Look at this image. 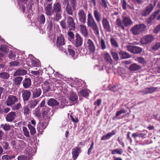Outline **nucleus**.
Listing matches in <instances>:
<instances>
[{
    "label": "nucleus",
    "mask_w": 160,
    "mask_h": 160,
    "mask_svg": "<svg viewBox=\"0 0 160 160\" xmlns=\"http://www.w3.org/2000/svg\"><path fill=\"white\" fill-rule=\"evenodd\" d=\"M27 70L22 68H19L14 73L13 75L14 76L24 75L27 74Z\"/></svg>",
    "instance_id": "16"
},
{
    "label": "nucleus",
    "mask_w": 160,
    "mask_h": 160,
    "mask_svg": "<svg viewBox=\"0 0 160 160\" xmlns=\"http://www.w3.org/2000/svg\"><path fill=\"white\" fill-rule=\"evenodd\" d=\"M157 89L158 88L153 87L146 88L142 91V92L143 94H146L151 93L156 91Z\"/></svg>",
    "instance_id": "15"
},
{
    "label": "nucleus",
    "mask_w": 160,
    "mask_h": 160,
    "mask_svg": "<svg viewBox=\"0 0 160 160\" xmlns=\"http://www.w3.org/2000/svg\"><path fill=\"white\" fill-rule=\"evenodd\" d=\"M115 134V132L113 131L111 132H109L105 136H103L101 138L102 140H106L109 139L112 136L114 135Z\"/></svg>",
    "instance_id": "35"
},
{
    "label": "nucleus",
    "mask_w": 160,
    "mask_h": 160,
    "mask_svg": "<svg viewBox=\"0 0 160 160\" xmlns=\"http://www.w3.org/2000/svg\"><path fill=\"white\" fill-rule=\"evenodd\" d=\"M111 55L113 58L116 61L119 60V57L118 54L116 52H111Z\"/></svg>",
    "instance_id": "56"
},
{
    "label": "nucleus",
    "mask_w": 160,
    "mask_h": 160,
    "mask_svg": "<svg viewBox=\"0 0 160 160\" xmlns=\"http://www.w3.org/2000/svg\"><path fill=\"white\" fill-rule=\"evenodd\" d=\"M16 117V113L14 112H11L9 113L6 117V121L11 122L13 121Z\"/></svg>",
    "instance_id": "21"
},
{
    "label": "nucleus",
    "mask_w": 160,
    "mask_h": 160,
    "mask_svg": "<svg viewBox=\"0 0 160 160\" xmlns=\"http://www.w3.org/2000/svg\"><path fill=\"white\" fill-rule=\"evenodd\" d=\"M53 8L54 12H62L61 5L59 2H57L54 3L53 5Z\"/></svg>",
    "instance_id": "19"
},
{
    "label": "nucleus",
    "mask_w": 160,
    "mask_h": 160,
    "mask_svg": "<svg viewBox=\"0 0 160 160\" xmlns=\"http://www.w3.org/2000/svg\"><path fill=\"white\" fill-rule=\"evenodd\" d=\"M78 96L75 93L73 92L71 93L69 97V99L71 101H76L78 100Z\"/></svg>",
    "instance_id": "45"
},
{
    "label": "nucleus",
    "mask_w": 160,
    "mask_h": 160,
    "mask_svg": "<svg viewBox=\"0 0 160 160\" xmlns=\"http://www.w3.org/2000/svg\"><path fill=\"white\" fill-rule=\"evenodd\" d=\"M126 112V111L124 109H122L120 111H118L117 112L116 116L115 117V118H116L118 116L120 115L122 113H125Z\"/></svg>",
    "instance_id": "62"
},
{
    "label": "nucleus",
    "mask_w": 160,
    "mask_h": 160,
    "mask_svg": "<svg viewBox=\"0 0 160 160\" xmlns=\"http://www.w3.org/2000/svg\"><path fill=\"white\" fill-rule=\"evenodd\" d=\"M146 29V26L143 23L136 24L132 27L130 32L134 35H138L144 32Z\"/></svg>",
    "instance_id": "2"
},
{
    "label": "nucleus",
    "mask_w": 160,
    "mask_h": 160,
    "mask_svg": "<svg viewBox=\"0 0 160 160\" xmlns=\"http://www.w3.org/2000/svg\"><path fill=\"white\" fill-rule=\"evenodd\" d=\"M160 31V23L154 28L153 29V32L155 33H157Z\"/></svg>",
    "instance_id": "63"
},
{
    "label": "nucleus",
    "mask_w": 160,
    "mask_h": 160,
    "mask_svg": "<svg viewBox=\"0 0 160 160\" xmlns=\"http://www.w3.org/2000/svg\"><path fill=\"white\" fill-rule=\"evenodd\" d=\"M50 108L47 106H45L43 107L42 109V110L43 111L42 115L43 118L46 119L47 118V116L48 115V113L50 111Z\"/></svg>",
    "instance_id": "32"
},
{
    "label": "nucleus",
    "mask_w": 160,
    "mask_h": 160,
    "mask_svg": "<svg viewBox=\"0 0 160 160\" xmlns=\"http://www.w3.org/2000/svg\"><path fill=\"white\" fill-rule=\"evenodd\" d=\"M70 1L73 10H75L76 9V0H70Z\"/></svg>",
    "instance_id": "57"
},
{
    "label": "nucleus",
    "mask_w": 160,
    "mask_h": 160,
    "mask_svg": "<svg viewBox=\"0 0 160 160\" xmlns=\"http://www.w3.org/2000/svg\"><path fill=\"white\" fill-rule=\"evenodd\" d=\"M65 43V39L63 35L60 34L57 37L56 42V45L57 47H59L63 45Z\"/></svg>",
    "instance_id": "10"
},
{
    "label": "nucleus",
    "mask_w": 160,
    "mask_h": 160,
    "mask_svg": "<svg viewBox=\"0 0 160 160\" xmlns=\"http://www.w3.org/2000/svg\"><path fill=\"white\" fill-rule=\"evenodd\" d=\"M59 103L55 99L53 98H50L48 101V105L51 106H54L58 105Z\"/></svg>",
    "instance_id": "26"
},
{
    "label": "nucleus",
    "mask_w": 160,
    "mask_h": 160,
    "mask_svg": "<svg viewBox=\"0 0 160 160\" xmlns=\"http://www.w3.org/2000/svg\"><path fill=\"white\" fill-rule=\"evenodd\" d=\"M105 60L108 62L110 64H112L113 61L110 55L108 53H106L104 55Z\"/></svg>",
    "instance_id": "34"
},
{
    "label": "nucleus",
    "mask_w": 160,
    "mask_h": 160,
    "mask_svg": "<svg viewBox=\"0 0 160 160\" xmlns=\"http://www.w3.org/2000/svg\"><path fill=\"white\" fill-rule=\"evenodd\" d=\"M44 10L45 13L48 17L52 15L54 12L52 3L48 4L45 6Z\"/></svg>",
    "instance_id": "8"
},
{
    "label": "nucleus",
    "mask_w": 160,
    "mask_h": 160,
    "mask_svg": "<svg viewBox=\"0 0 160 160\" xmlns=\"http://www.w3.org/2000/svg\"><path fill=\"white\" fill-rule=\"evenodd\" d=\"M94 16L96 20L98 21L100 20L99 15L97 10L94 11Z\"/></svg>",
    "instance_id": "59"
},
{
    "label": "nucleus",
    "mask_w": 160,
    "mask_h": 160,
    "mask_svg": "<svg viewBox=\"0 0 160 160\" xmlns=\"http://www.w3.org/2000/svg\"><path fill=\"white\" fill-rule=\"evenodd\" d=\"M78 15L80 21L84 24L86 22V17L84 12L83 10H79L78 13Z\"/></svg>",
    "instance_id": "13"
},
{
    "label": "nucleus",
    "mask_w": 160,
    "mask_h": 160,
    "mask_svg": "<svg viewBox=\"0 0 160 160\" xmlns=\"http://www.w3.org/2000/svg\"><path fill=\"white\" fill-rule=\"evenodd\" d=\"M132 1L135 5H140L143 2L142 0H132Z\"/></svg>",
    "instance_id": "60"
},
{
    "label": "nucleus",
    "mask_w": 160,
    "mask_h": 160,
    "mask_svg": "<svg viewBox=\"0 0 160 160\" xmlns=\"http://www.w3.org/2000/svg\"><path fill=\"white\" fill-rule=\"evenodd\" d=\"M160 47V42H153L152 44V49L153 50H156Z\"/></svg>",
    "instance_id": "38"
},
{
    "label": "nucleus",
    "mask_w": 160,
    "mask_h": 160,
    "mask_svg": "<svg viewBox=\"0 0 160 160\" xmlns=\"http://www.w3.org/2000/svg\"><path fill=\"white\" fill-rule=\"evenodd\" d=\"M11 144L18 150L23 148L25 146L24 142L21 140H13L11 141Z\"/></svg>",
    "instance_id": "5"
},
{
    "label": "nucleus",
    "mask_w": 160,
    "mask_h": 160,
    "mask_svg": "<svg viewBox=\"0 0 160 160\" xmlns=\"http://www.w3.org/2000/svg\"><path fill=\"white\" fill-rule=\"evenodd\" d=\"M1 127L5 131H8L10 129V126L7 124H5L4 125L2 124Z\"/></svg>",
    "instance_id": "58"
},
{
    "label": "nucleus",
    "mask_w": 160,
    "mask_h": 160,
    "mask_svg": "<svg viewBox=\"0 0 160 160\" xmlns=\"http://www.w3.org/2000/svg\"><path fill=\"white\" fill-rule=\"evenodd\" d=\"M23 85L24 88H27L30 87L31 85V80L30 78H25L23 81Z\"/></svg>",
    "instance_id": "28"
},
{
    "label": "nucleus",
    "mask_w": 160,
    "mask_h": 160,
    "mask_svg": "<svg viewBox=\"0 0 160 160\" xmlns=\"http://www.w3.org/2000/svg\"><path fill=\"white\" fill-rule=\"evenodd\" d=\"M2 145L4 149L6 150H8L10 148L9 147V144L7 142H3L2 143Z\"/></svg>",
    "instance_id": "49"
},
{
    "label": "nucleus",
    "mask_w": 160,
    "mask_h": 160,
    "mask_svg": "<svg viewBox=\"0 0 160 160\" xmlns=\"http://www.w3.org/2000/svg\"><path fill=\"white\" fill-rule=\"evenodd\" d=\"M87 47L91 52H93L95 50V47L93 42L88 39L87 41Z\"/></svg>",
    "instance_id": "18"
},
{
    "label": "nucleus",
    "mask_w": 160,
    "mask_h": 160,
    "mask_svg": "<svg viewBox=\"0 0 160 160\" xmlns=\"http://www.w3.org/2000/svg\"><path fill=\"white\" fill-rule=\"evenodd\" d=\"M141 68V67L140 65L133 63L131 64L129 67L128 69L130 71H137L139 70Z\"/></svg>",
    "instance_id": "23"
},
{
    "label": "nucleus",
    "mask_w": 160,
    "mask_h": 160,
    "mask_svg": "<svg viewBox=\"0 0 160 160\" xmlns=\"http://www.w3.org/2000/svg\"><path fill=\"white\" fill-rule=\"evenodd\" d=\"M22 112L25 116H27L30 112V110L28 106H25L23 108Z\"/></svg>",
    "instance_id": "41"
},
{
    "label": "nucleus",
    "mask_w": 160,
    "mask_h": 160,
    "mask_svg": "<svg viewBox=\"0 0 160 160\" xmlns=\"http://www.w3.org/2000/svg\"><path fill=\"white\" fill-rule=\"evenodd\" d=\"M122 22L120 18H117L116 22V24L118 27H120L122 29H125V27L122 24Z\"/></svg>",
    "instance_id": "37"
},
{
    "label": "nucleus",
    "mask_w": 160,
    "mask_h": 160,
    "mask_svg": "<svg viewBox=\"0 0 160 160\" xmlns=\"http://www.w3.org/2000/svg\"><path fill=\"white\" fill-rule=\"evenodd\" d=\"M28 127L30 131V134L31 135H33L36 133L35 129L33 126H32L30 124H28Z\"/></svg>",
    "instance_id": "44"
},
{
    "label": "nucleus",
    "mask_w": 160,
    "mask_h": 160,
    "mask_svg": "<svg viewBox=\"0 0 160 160\" xmlns=\"http://www.w3.org/2000/svg\"><path fill=\"white\" fill-rule=\"evenodd\" d=\"M48 124V121L47 119L43 118L39 122L38 125L37 129L39 132L42 133L43 130L44 129Z\"/></svg>",
    "instance_id": "4"
},
{
    "label": "nucleus",
    "mask_w": 160,
    "mask_h": 160,
    "mask_svg": "<svg viewBox=\"0 0 160 160\" xmlns=\"http://www.w3.org/2000/svg\"><path fill=\"white\" fill-rule=\"evenodd\" d=\"M34 114L37 117H39L41 116L40 109L39 107L35 109Z\"/></svg>",
    "instance_id": "51"
},
{
    "label": "nucleus",
    "mask_w": 160,
    "mask_h": 160,
    "mask_svg": "<svg viewBox=\"0 0 160 160\" xmlns=\"http://www.w3.org/2000/svg\"><path fill=\"white\" fill-rule=\"evenodd\" d=\"M110 42L112 45L114 47L117 48L118 47V45L115 39L113 38H111Z\"/></svg>",
    "instance_id": "47"
},
{
    "label": "nucleus",
    "mask_w": 160,
    "mask_h": 160,
    "mask_svg": "<svg viewBox=\"0 0 160 160\" xmlns=\"http://www.w3.org/2000/svg\"><path fill=\"white\" fill-rule=\"evenodd\" d=\"M18 100V99L16 96L12 95H9L6 99V105L8 106H12L17 102Z\"/></svg>",
    "instance_id": "7"
},
{
    "label": "nucleus",
    "mask_w": 160,
    "mask_h": 160,
    "mask_svg": "<svg viewBox=\"0 0 160 160\" xmlns=\"http://www.w3.org/2000/svg\"><path fill=\"white\" fill-rule=\"evenodd\" d=\"M137 60L138 62L142 64H144L146 62L144 58L141 57H138Z\"/></svg>",
    "instance_id": "55"
},
{
    "label": "nucleus",
    "mask_w": 160,
    "mask_h": 160,
    "mask_svg": "<svg viewBox=\"0 0 160 160\" xmlns=\"http://www.w3.org/2000/svg\"><path fill=\"white\" fill-rule=\"evenodd\" d=\"M72 10H73L71 6L69 5V3L67 4L66 8V10L68 14L72 15L73 14Z\"/></svg>",
    "instance_id": "42"
},
{
    "label": "nucleus",
    "mask_w": 160,
    "mask_h": 160,
    "mask_svg": "<svg viewBox=\"0 0 160 160\" xmlns=\"http://www.w3.org/2000/svg\"><path fill=\"white\" fill-rule=\"evenodd\" d=\"M152 7L150 6H148L145 9L142 11V15L144 16H146L148 15L152 10Z\"/></svg>",
    "instance_id": "22"
},
{
    "label": "nucleus",
    "mask_w": 160,
    "mask_h": 160,
    "mask_svg": "<svg viewBox=\"0 0 160 160\" xmlns=\"http://www.w3.org/2000/svg\"><path fill=\"white\" fill-rule=\"evenodd\" d=\"M122 22L124 27H130L133 23L131 18L127 17H122Z\"/></svg>",
    "instance_id": "11"
},
{
    "label": "nucleus",
    "mask_w": 160,
    "mask_h": 160,
    "mask_svg": "<svg viewBox=\"0 0 160 160\" xmlns=\"http://www.w3.org/2000/svg\"><path fill=\"white\" fill-rule=\"evenodd\" d=\"M80 32L84 36H87L88 35V32L86 26L83 25H80L79 26Z\"/></svg>",
    "instance_id": "29"
},
{
    "label": "nucleus",
    "mask_w": 160,
    "mask_h": 160,
    "mask_svg": "<svg viewBox=\"0 0 160 160\" xmlns=\"http://www.w3.org/2000/svg\"><path fill=\"white\" fill-rule=\"evenodd\" d=\"M76 39L74 43L75 47H79L82 45V40L81 37L78 33H76L75 36Z\"/></svg>",
    "instance_id": "12"
},
{
    "label": "nucleus",
    "mask_w": 160,
    "mask_h": 160,
    "mask_svg": "<svg viewBox=\"0 0 160 160\" xmlns=\"http://www.w3.org/2000/svg\"><path fill=\"white\" fill-rule=\"evenodd\" d=\"M53 27V22L51 20L47 22V30L48 31L52 30Z\"/></svg>",
    "instance_id": "43"
},
{
    "label": "nucleus",
    "mask_w": 160,
    "mask_h": 160,
    "mask_svg": "<svg viewBox=\"0 0 160 160\" xmlns=\"http://www.w3.org/2000/svg\"><path fill=\"white\" fill-rule=\"evenodd\" d=\"M108 87L110 90L113 92H116L119 90V88L118 84H115L112 86H109Z\"/></svg>",
    "instance_id": "46"
},
{
    "label": "nucleus",
    "mask_w": 160,
    "mask_h": 160,
    "mask_svg": "<svg viewBox=\"0 0 160 160\" xmlns=\"http://www.w3.org/2000/svg\"><path fill=\"white\" fill-rule=\"evenodd\" d=\"M31 95V92L28 90H25L23 91L22 97L24 101H28Z\"/></svg>",
    "instance_id": "20"
},
{
    "label": "nucleus",
    "mask_w": 160,
    "mask_h": 160,
    "mask_svg": "<svg viewBox=\"0 0 160 160\" xmlns=\"http://www.w3.org/2000/svg\"><path fill=\"white\" fill-rule=\"evenodd\" d=\"M9 74L5 72H1L0 73V78L4 79H7L10 77Z\"/></svg>",
    "instance_id": "36"
},
{
    "label": "nucleus",
    "mask_w": 160,
    "mask_h": 160,
    "mask_svg": "<svg viewBox=\"0 0 160 160\" xmlns=\"http://www.w3.org/2000/svg\"><path fill=\"white\" fill-rule=\"evenodd\" d=\"M61 12H55L54 17L53 18V20L55 21L58 22L62 18Z\"/></svg>",
    "instance_id": "39"
},
{
    "label": "nucleus",
    "mask_w": 160,
    "mask_h": 160,
    "mask_svg": "<svg viewBox=\"0 0 160 160\" xmlns=\"http://www.w3.org/2000/svg\"><path fill=\"white\" fill-rule=\"evenodd\" d=\"M67 18L68 27L70 30H74L75 28V27L73 18L70 16H68Z\"/></svg>",
    "instance_id": "9"
},
{
    "label": "nucleus",
    "mask_w": 160,
    "mask_h": 160,
    "mask_svg": "<svg viewBox=\"0 0 160 160\" xmlns=\"http://www.w3.org/2000/svg\"><path fill=\"white\" fill-rule=\"evenodd\" d=\"M102 23L103 27L105 30L108 32H111V29L110 28L109 23L106 18H104L103 19Z\"/></svg>",
    "instance_id": "17"
},
{
    "label": "nucleus",
    "mask_w": 160,
    "mask_h": 160,
    "mask_svg": "<svg viewBox=\"0 0 160 160\" xmlns=\"http://www.w3.org/2000/svg\"><path fill=\"white\" fill-rule=\"evenodd\" d=\"M39 102L38 99L30 101L28 104V107L31 108H34Z\"/></svg>",
    "instance_id": "31"
},
{
    "label": "nucleus",
    "mask_w": 160,
    "mask_h": 160,
    "mask_svg": "<svg viewBox=\"0 0 160 160\" xmlns=\"http://www.w3.org/2000/svg\"><path fill=\"white\" fill-rule=\"evenodd\" d=\"M80 94L81 96L83 97H86L88 94V91L86 90L83 89L80 91Z\"/></svg>",
    "instance_id": "53"
},
{
    "label": "nucleus",
    "mask_w": 160,
    "mask_h": 160,
    "mask_svg": "<svg viewBox=\"0 0 160 160\" xmlns=\"http://www.w3.org/2000/svg\"><path fill=\"white\" fill-rule=\"evenodd\" d=\"M123 152V150L121 148H118L112 150L111 153L112 154H116L121 155Z\"/></svg>",
    "instance_id": "40"
},
{
    "label": "nucleus",
    "mask_w": 160,
    "mask_h": 160,
    "mask_svg": "<svg viewBox=\"0 0 160 160\" xmlns=\"http://www.w3.org/2000/svg\"><path fill=\"white\" fill-rule=\"evenodd\" d=\"M0 51H2V53H6L8 52V49L6 46L2 45L0 48Z\"/></svg>",
    "instance_id": "50"
},
{
    "label": "nucleus",
    "mask_w": 160,
    "mask_h": 160,
    "mask_svg": "<svg viewBox=\"0 0 160 160\" xmlns=\"http://www.w3.org/2000/svg\"><path fill=\"white\" fill-rule=\"evenodd\" d=\"M29 59L31 60V62L32 64V65L33 67H38L39 65V62L35 61V58H33L32 55H29L27 60Z\"/></svg>",
    "instance_id": "30"
},
{
    "label": "nucleus",
    "mask_w": 160,
    "mask_h": 160,
    "mask_svg": "<svg viewBox=\"0 0 160 160\" xmlns=\"http://www.w3.org/2000/svg\"><path fill=\"white\" fill-rule=\"evenodd\" d=\"M155 18V16L152 15L147 20V22L148 24H150L152 22V20Z\"/></svg>",
    "instance_id": "61"
},
{
    "label": "nucleus",
    "mask_w": 160,
    "mask_h": 160,
    "mask_svg": "<svg viewBox=\"0 0 160 160\" xmlns=\"http://www.w3.org/2000/svg\"><path fill=\"white\" fill-rule=\"evenodd\" d=\"M22 80V78L21 77H18L13 79V84L16 85H19Z\"/></svg>",
    "instance_id": "33"
},
{
    "label": "nucleus",
    "mask_w": 160,
    "mask_h": 160,
    "mask_svg": "<svg viewBox=\"0 0 160 160\" xmlns=\"http://www.w3.org/2000/svg\"><path fill=\"white\" fill-rule=\"evenodd\" d=\"M21 106V104L20 103H18L16 104L13 105L12 108V110L16 111L18 110Z\"/></svg>",
    "instance_id": "54"
},
{
    "label": "nucleus",
    "mask_w": 160,
    "mask_h": 160,
    "mask_svg": "<svg viewBox=\"0 0 160 160\" xmlns=\"http://www.w3.org/2000/svg\"><path fill=\"white\" fill-rule=\"evenodd\" d=\"M126 48L128 50L134 54H139L142 52V48L136 46L127 45Z\"/></svg>",
    "instance_id": "3"
},
{
    "label": "nucleus",
    "mask_w": 160,
    "mask_h": 160,
    "mask_svg": "<svg viewBox=\"0 0 160 160\" xmlns=\"http://www.w3.org/2000/svg\"><path fill=\"white\" fill-rule=\"evenodd\" d=\"M42 85L44 90L46 92H48L51 88V84L49 83L47 81H45Z\"/></svg>",
    "instance_id": "27"
},
{
    "label": "nucleus",
    "mask_w": 160,
    "mask_h": 160,
    "mask_svg": "<svg viewBox=\"0 0 160 160\" xmlns=\"http://www.w3.org/2000/svg\"><path fill=\"white\" fill-rule=\"evenodd\" d=\"M22 129L24 135L27 138L30 137L29 132L27 128L25 127H23Z\"/></svg>",
    "instance_id": "48"
},
{
    "label": "nucleus",
    "mask_w": 160,
    "mask_h": 160,
    "mask_svg": "<svg viewBox=\"0 0 160 160\" xmlns=\"http://www.w3.org/2000/svg\"><path fill=\"white\" fill-rule=\"evenodd\" d=\"M32 98L33 99L37 98L39 97L42 93V90L39 88L34 89L32 92Z\"/></svg>",
    "instance_id": "14"
},
{
    "label": "nucleus",
    "mask_w": 160,
    "mask_h": 160,
    "mask_svg": "<svg viewBox=\"0 0 160 160\" xmlns=\"http://www.w3.org/2000/svg\"><path fill=\"white\" fill-rule=\"evenodd\" d=\"M87 25L88 27L93 28L95 34L99 36V31L98 29L92 15L90 13H88V14Z\"/></svg>",
    "instance_id": "1"
},
{
    "label": "nucleus",
    "mask_w": 160,
    "mask_h": 160,
    "mask_svg": "<svg viewBox=\"0 0 160 160\" xmlns=\"http://www.w3.org/2000/svg\"><path fill=\"white\" fill-rule=\"evenodd\" d=\"M119 54L121 59L128 58L131 57V55L126 52L121 51L119 52Z\"/></svg>",
    "instance_id": "24"
},
{
    "label": "nucleus",
    "mask_w": 160,
    "mask_h": 160,
    "mask_svg": "<svg viewBox=\"0 0 160 160\" xmlns=\"http://www.w3.org/2000/svg\"><path fill=\"white\" fill-rule=\"evenodd\" d=\"M80 152L81 148L80 147H77L72 150V154L73 158H74V160H75L77 158L79 153Z\"/></svg>",
    "instance_id": "25"
},
{
    "label": "nucleus",
    "mask_w": 160,
    "mask_h": 160,
    "mask_svg": "<svg viewBox=\"0 0 160 160\" xmlns=\"http://www.w3.org/2000/svg\"><path fill=\"white\" fill-rule=\"evenodd\" d=\"M39 21L41 24H44L45 21V18L43 14H41L39 18Z\"/></svg>",
    "instance_id": "52"
},
{
    "label": "nucleus",
    "mask_w": 160,
    "mask_h": 160,
    "mask_svg": "<svg viewBox=\"0 0 160 160\" xmlns=\"http://www.w3.org/2000/svg\"><path fill=\"white\" fill-rule=\"evenodd\" d=\"M154 39L153 36L151 35H148L143 37L140 42L142 44H146L150 43Z\"/></svg>",
    "instance_id": "6"
},
{
    "label": "nucleus",
    "mask_w": 160,
    "mask_h": 160,
    "mask_svg": "<svg viewBox=\"0 0 160 160\" xmlns=\"http://www.w3.org/2000/svg\"><path fill=\"white\" fill-rule=\"evenodd\" d=\"M60 25L62 27L63 29H65L67 28V25L64 20H63L61 21Z\"/></svg>",
    "instance_id": "64"
}]
</instances>
